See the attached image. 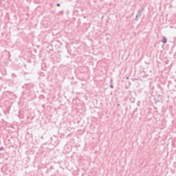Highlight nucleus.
<instances>
[{
  "instance_id": "1",
  "label": "nucleus",
  "mask_w": 176,
  "mask_h": 176,
  "mask_svg": "<svg viewBox=\"0 0 176 176\" xmlns=\"http://www.w3.org/2000/svg\"><path fill=\"white\" fill-rule=\"evenodd\" d=\"M141 14H140V12L137 13L135 18V21H138V17H141Z\"/></svg>"
},
{
  "instance_id": "2",
  "label": "nucleus",
  "mask_w": 176,
  "mask_h": 176,
  "mask_svg": "<svg viewBox=\"0 0 176 176\" xmlns=\"http://www.w3.org/2000/svg\"><path fill=\"white\" fill-rule=\"evenodd\" d=\"M162 42L166 45V43H167V38H166V36H163Z\"/></svg>"
},
{
  "instance_id": "3",
  "label": "nucleus",
  "mask_w": 176,
  "mask_h": 176,
  "mask_svg": "<svg viewBox=\"0 0 176 176\" xmlns=\"http://www.w3.org/2000/svg\"><path fill=\"white\" fill-rule=\"evenodd\" d=\"M142 12H144V7H142V8L139 9V10L138 11V12L140 14H142Z\"/></svg>"
},
{
  "instance_id": "4",
  "label": "nucleus",
  "mask_w": 176,
  "mask_h": 176,
  "mask_svg": "<svg viewBox=\"0 0 176 176\" xmlns=\"http://www.w3.org/2000/svg\"><path fill=\"white\" fill-rule=\"evenodd\" d=\"M3 151V146L0 147V151Z\"/></svg>"
},
{
  "instance_id": "5",
  "label": "nucleus",
  "mask_w": 176,
  "mask_h": 176,
  "mask_svg": "<svg viewBox=\"0 0 176 176\" xmlns=\"http://www.w3.org/2000/svg\"><path fill=\"white\" fill-rule=\"evenodd\" d=\"M61 6V4H60V3H58L57 4H56V6H58V7H60Z\"/></svg>"
},
{
  "instance_id": "6",
  "label": "nucleus",
  "mask_w": 176,
  "mask_h": 176,
  "mask_svg": "<svg viewBox=\"0 0 176 176\" xmlns=\"http://www.w3.org/2000/svg\"><path fill=\"white\" fill-rule=\"evenodd\" d=\"M110 87H111V89H113V85H111Z\"/></svg>"
}]
</instances>
